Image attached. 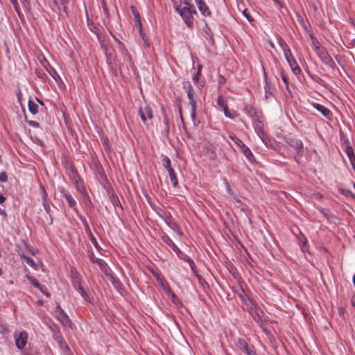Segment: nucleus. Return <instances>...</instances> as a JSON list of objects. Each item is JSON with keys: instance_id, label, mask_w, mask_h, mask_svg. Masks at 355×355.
Masks as SVG:
<instances>
[{"instance_id": "nucleus-30", "label": "nucleus", "mask_w": 355, "mask_h": 355, "mask_svg": "<svg viewBox=\"0 0 355 355\" xmlns=\"http://www.w3.org/2000/svg\"><path fill=\"white\" fill-rule=\"evenodd\" d=\"M315 52L320 59L328 53L327 49L324 46H318L317 49H315Z\"/></svg>"}, {"instance_id": "nucleus-41", "label": "nucleus", "mask_w": 355, "mask_h": 355, "mask_svg": "<svg viewBox=\"0 0 355 355\" xmlns=\"http://www.w3.org/2000/svg\"><path fill=\"white\" fill-rule=\"evenodd\" d=\"M164 123L166 126L165 130L168 133L169 132V121H168V119L166 114V112H164Z\"/></svg>"}, {"instance_id": "nucleus-33", "label": "nucleus", "mask_w": 355, "mask_h": 355, "mask_svg": "<svg viewBox=\"0 0 355 355\" xmlns=\"http://www.w3.org/2000/svg\"><path fill=\"white\" fill-rule=\"evenodd\" d=\"M230 138L235 144H236L238 145L239 147H240L241 149L242 148V147H244L245 144L240 139H239L236 136H235V135L230 136Z\"/></svg>"}, {"instance_id": "nucleus-8", "label": "nucleus", "mask_w": 355, "mask_h": 355, "mask_svg": "<svg viewBox=\"0 0 355 355\" xmlns=\"http://www.w3.org/2000/svg\"><path fill=\"white\" fill-rule=\"evenodd\" d=\"M28 339V334L26 331H21L15 340L16 347L22 349L26 345Z\"/></svg>"}, {"instance_id": "nucleus-55", "label": "nucleus", "mask_w": 355, "mask_h": 355, "mask_svg": "<svg viewBox=\"0 0 355 355\" xmlns=\"http://www.w3.org/2000/svg\"><path fill=\"white\" fill-rule=\"evenodd\" d=\"M135 23H136V26H137L139 32H142L144 30H143L141 20L139 21H137Z\"/></svg>"}, {"instance_id": "nucleus-4", "label": "nucleus", "mask_w": 355, "mask_h": 355, "mask_svg": "<svg viewBox=\"0 0 355 355\" xmlns=\"http://www.w3.org/2000/svg\"><path fill=\"white\" fill-rule=\"evenodd\" d=\"M162 166L168 171L170 180L174 187H176L178 184V180L176 174L171 166V162L169 157L165 156L162 159Z\"/></svg>"}, {"instance_id": "nucleus-26", "label": "nucleus", "mask_w": 355, "mask_h": 355, "mask_svg": "<svg viewBox=\"0 0 355 355\" xmlns=\"http://www.w3.org/2000/svg\"><path fill=\"white\" fill-rule=\"evenodd\" d=\"M245 110L248 116L250 117H254L257 116V112L255 108L251 105H247L245 106Z\"/></svg>"}, {"instance_id": "nucleus-46", "label": "nucleus", "mask_w": 355, "mask_h": 355, "mask_svg": "<svg viewBox=\"0 0 355 355\" xmlns=\"http://www.w3.org/2000/svg\"><path fill=\"white\" fill-rule=\"evenodd\" d=\"M8 180L7 173L6 172H1L0 173V181L2 182H6Z\"/></svg>"}, {"instance_id": "nucleus-3", "label": "nucleus", "mask_w": 355, "mask_h": 355, "mask_svg": "<svg viewBox=\"0 0 355 355\" xmlns=\"http://www.w3.org/2000/svg\"><path fill=\"white\" fill-rule=\"evenodd\" d=\"M193 14L197 15V12L193 5H189V7H184L180 13V16L189 28L193 25Z\"/></svg>"}, {"instance_id": "nucleus-56", "label": "nucleus", "mask_w": 355, "mask_h": 355, "mask_svg": "<svg viewBox=\"0 0 355 355\" xmlns=\"http://www.w3.org/2000/svg\"><path fill=\"white\" fill-rule=\"evenodd\" d=\"M283 51H284V56H285V57H286V56H287V55H292V54H291V50H290V49H289V46H288V47H286V49H284L283 50Z\"/></svg>"}, {"instance_id": "nucleus-12", "label": "nucleus", "mask_w": 355, "mask_h": 355, "mask_svg": "<svg viewBox=\"0 0 355 355\" xmlns=\"http://www.w3.org/2000/svg\"><path fill=\"white\" fill-rule=\"evenodd\" d=\"M345 151L350 161L353 169L355 171V155L353 148L350 145H347L345 147Z\"/></svg>"}, {"instance_id": "nucleus-23", "label": "nucleus", "mask_w": 355, "mask_h": 355, "mask_svg": "<svg viewBox=\"0 0 355 355\" xmlns=\"http://www.w3.org/2000/svg\"><path fill=\"white\" fill-rule=\"evenodd\" d=\"M28 107L29 112L33 114H36L38 112V105L32 100L28 101Z\"/></svg>"}, {"instance_id": "nucleus-51", "label": "nucleus", "mask_w": 355, "mask_h": 355, "mask_svg": "<svg viewBox=\"0 0 355 355\" xmlns=\"http://www.w3.org/2000/svg\"><path fill=\"white\" fill-rule=\"evenodd\" d=\"M13 6H14V8L15 10V11L17 12V14L19 15V16H20V9H19V3L17 2V0L15 1V3H12Z\"/></svg>"}, {"instance_id": "nucleus-20", "label": "nucleus", "mask_w": 355, "mask_h": 355, "mask_svg": "<svg viewBox=\"0 0 355 355\" xmlns=\"http://www.w3.org/2000/svg\"><path fill=\"white\" fill-rule=\"evenodd\" d=\"M53 1L59 11L67 12L66 0H53Z\"/></svg>"}, {"instance_id": "nucleus-34", "label": "nucleus", "mask_w": 355, "mask_h": 355, "mask_svg": "<svg viewBox=\"0 0 355 355\" xmlns=\"http://www.w3.org/2000/svg\"><path fill=\"white\" fill-rule=\"evenodd\" d=\"M168 295L171 297V301L173 304L176 305L182 304L178 297L175 295V294L172 291V293L168 294Z\"/></svg>"}, {"instance_id": "nucleus-19", "label": "nucleus", "mask_w": 355, "mask_h": 355, "mask_svg": "<svg viewBox=\"0 0 355 355\" xmlns=\"http://www.w3.org/2000/svg\"><path fill=\"white\" fill-rule=\"evenodd\" d=\"M288 64L291 67L294 74L297 75L301 73V69L294 58L290 62H288Z\"/></svg>"}, {"instance_id": "nucleus-53", "label": "nucleus", "mask_w": 355, "mask_h": 355, "mask_svg": "<svg viewBox=\"0 0 355 355\" xmlns=\"http://www.w3.org/2000/svg\"><path fill=\"white\" fill-rule=\"evenodd\" d=\"M194 275L197 277V279H198V281L200 284H203L204 282H205L203 277L200 275L198 274V271L196 272V273H194Z\"/></svg>"}, {"instance_id": "nucleus-28", "label": "nucleus", "mask_w": 355, "mask_h": 355, "mask_svg": "<svg viewBox=\"0 0 355 355\" xmlns=\"http://www.w3.org/2000/svg\"><path fill=\"white\" fill-rule=\"evenodd\" d=\"M24 260L26 261V263L31 267H32L34 269H37V265L35 263V261L31 257H29L28 256H26L24 254L21 255Z\"/></svg>"}, {"instance_id": "nucleus-21", "label": "nucleus", "mask_w": 355, "mask_h": 355, "mask_svg": "<svg viewBox=\"0 0 355 355\" xmlns=\"http://www.w3.org/2000/svg\"><path fill=\"white\" fill-rule=\"evenodd\" d=\"M96 169L101 182H102V179L107 180V177L104 173L102 166L100 164L96 163Z\"/></svg>"}, {"instance_id": "nucleus-63", "label": "nucleus", "mask_w": 355, "mask_h": 355, "mask_svg": "<svg viewBox=\"0 0 355 355\" xmlns=\"http://www.w3.org/2000/svg\"><path fill=\"white\" fill-rule=\"evenodd\" d=\"M21 97H22L21 92V90H19V92L17 93V99L19 102H21Z\"/></svg>"}, {"instance_id": "nucleus-24", "label": "nucleus", "mask_w": 355, "mask_h": 355, "mask_svg": "<svg viewBox=\"0 0 355 355\" xmlns=\"http://www.w3.org/2000/svg\"><path fill=\"white\" fill-rule=\"evenodd\" d=\"M26 277L28 279L29 282L35 288L38 289L44 288V286H41L36 278L33 276L26 275Z\"/></svg>"}, {"instance_id": "nucleus-1", "label": "nucleus", "mask_w": 355, "mask_h": 355, "mask_svg": "<svg viewBox=\"0 0 355 355\" xmlns=\"http://www.w3.org/2000/svg\"><path fill=\"white\" fill-rule=\"evenodd\" d=\"M71 282L74 289L80 294L85 301L92 302L93 297L85 292L80 275L73 267L71 268Z\"/></svg>"}, {"instance_id": "nucleus-38", "label": "nucleus", "mask_w": 355, "mask_h": 355, "mask_svg": "<svg viewBox=\"0 0 355 355\" xmlns=\"http://www.w3.org/2000/svg\"><path fill=\"white\" fill-rule=\"evenodd\" d=\"M163 218H164L165 221H166V223L168 225V226H171L170 225V223H169V220H171L172 218V216L171 215L170 213L168 212H164V214L162 216H161Z\"/></svg>"}, {"instance_id": "nucleus-10", "label": "nucleus", "mask_w": 355, "mask_h": 355, "mask_svg": "<svg viewBox=\"0 0 355 355\" xmlns=\"http://www.w3.org/2000/svg\"><path fill=\"white\" fill-rule=\"evenodd\" d=\"M195 2L202 15L209 16L211 15V12L204 0H195Z\"/></svg>"}, {"instance_id": "nucleus-27", "label": "nucleus", "mask_w": 355, "mask_h": 355, "mask_svg": "<svg viewBox=\"0 0 355 355\" xmlns=\"http://www.w3.org/2000/svg\"><path fill=\"white\" fill-rule=\"evenodd\" d=\"M130 9L134 15L135 22L141 21V16L137 8L135 6H131Z\"/></svg>"}, {"instance_id": "nucleus-5", "label": "nucleus", "mask_w": 355, "mask_h": 355, "mask_svg": "<svg viewBox=\"0 0 355 355\" xmlns=\"http://www.w3.org/2000/svg\"><path fill=\"white\" fill-rule=\"evenodd\" d=\"M291 148H293L298 155L302 156L304 153V146L301 140L295 138H288L286 141Z\"/></svg>"}, {"instance_id": "nucleus-48", "label": "nucleus", "mask_w": 355, "mask_h": 355, "mask_svg": "<svg viewBox=\"0 0 355 355\" xmlns=\"http://www.w3.org/2000/svg\"><path fill=\"white\" fill-rule=\"evenodd\" d=\"M279 44L282 47V50L288 46V44L285 42V41L281 37L279 38Z\"/></svg>"}, {"instance_id": "nucleus-42", "label": "nucleus", "mask_w": 355, "mask_h": 355, "mask_svg": "<svg viewBox=\"0 0 355 355\" xmlns=\"http://www.w3.org/2000/svg\"><path fill=\"white\" fill-rule=\"evenodd\" d=\"M243 15L246 17V19H248V21L249 22H252L254 21V19L252 18V17L250 15V13L247 11V9H245L243 11Z\"/></svg>"}, {"instance_id": "nucleus-17", "label": "nucleus", "mask_w": 355, "mask_h": 355, "mask_svg": "<svg viewBox=\"0 0 355 355\" xmlns=\"http://www.w3.org/2000/svg\"><path fill=\"white\" fill-rule=\"evenodd\" d=\"M113 286L116 288V290L121 294H123V288L122 287V284L119 281V279L114 277V276H111L110 279Z\"/></svg>"}, {"instance_id": "nucleus-59", "label": "nucleus", "mask_w": 355, "mask_h": 355, "mask_svg": "<svg viewBox=\"0 0 355 355\" xmlns=\"http://www.w3.org/2000/svg\"><path fill=\"white\" fill-rule=\"evenodd\" d=\"M191 106H196V102L194 97L189 98Z\"/></svg>"}, {"instance_id": "nucleus-49", "label": "nucleus", "mask_w": 355, "mask_h": 355, "mask_svg": "<svg viewBox=\"0 0 355 355\" xmlns=\"http://www.w3.org/2000/svg\"><path fill=\"white\" fill-rule=\"evenodd\" d=\"M200 76H201V73L200 71H197L193 76V80L195 82V83H198L199 82V80H200Z\"/></svg>"}, {"instance_id": "nucleus-11", "label": "nucleus", "mask_w": 355, "mask_h": 355, "mask_svg": "<svg viewBox=\"0 0 355 355\" xmlns=\"http://www.w3.org/2000/svg\"><path fill=\"white\" fill-rule=\"evenodd\" d=\"M265 98L266 100L270 99V98L275 97V89L267 81V78L265 76Z\"/></svg>"}, {"instance_id": "nucleus-47", "label": "nucleus", "mask_w": 355, "mask_h": 355, "mask_svg": "<svg viewBox=\"0 0 355 355\" xmlns=\"http://www.w3.org/2000/svg\"><path fill=\"white\" fill-rule=\"evenodd\" d=\"M247 355H258L256 351L254 349V347H250L245 352Z\"/></svg>"}, {"instance_id": "nucleus-9", "label": "nucleus", "mask_w": 355, "mask_h": 355, "mask_svg": "<svg viewBox=\"0 0 355 355\" xmlns=\"http://www.w3.org/2000/svg\"><path fill=\"white\" fill-rule=\"evenodd\" d=\"M94 261L98 265L99 268L104 272V274L106 276L110 277V278L111 279V276H113L112 275V270L108 266L107 263L103 259H97L95 260Z\"/></svg>"}, {"instance_id": "nucleus-2", "label": "nucleus", "mask_w": 355, "mask_h": 355, "mask_svg": "<svg viewBox=\"0 0 355 355\" xmlns=\"http://www.w3.org/2000/svg\"><path fill=\"white\" fill-rule=\"evenodd\" d=\"M68 169L69 170V173H68V175L71 179L73 184L75 185L76 190L82 193H86L83 181L79 177L74 166L71 165V164H68Z\"/></svg>"}, {"instance_id": "nucleus-61", "label": "nucleus", "mask_w": 355, "mask_h": 355, "mask_svg": "<svg viewBox=\"0 0 355 355\" xmlns=\"http://www.w3.org/2000/svg\"><path fill=\"white\" fill-rule=\"evenodd\" d=\"M351 304L353 306L355 307V292L352 295V297L351 299Z\"/></svg>"}, {"instance_id": "nucleus-43", "label": "nucleus", "mask_w": 355, "mask_h": 355, "mask_svg": "<svg viewBox=\"0 0 355 355\" xmlns=\"http://www.w3.org/2000/svg\"><path fill=\"white\" fill-rule=\"evenodd\" d=\"M76 200L70 195L68 194V205L70 207H73L76 205Z\"/></svg>"}, {"instance_id": "nucleus-7", "label": "nucleus", "mask_w": 355, "mask_h": 355, "mask_svg": "<svg viewBox=\"0 0 355 355\" xmlns=\"http://www.w3.org/2000/svg\"><path fill=\"white\" fill-rule=\"evenodd\" d=\"M312 105L318 111H319L322 114V116L325 117L327 119H331L332 113L327 107L318 103H312Z\"/></svg>"}, {"instance_id": "nucleus-29", "label": "nucleus", "mask_w": 355, "mask_h": 355, "mask_svg": "<svg viewBox=\"0 0 355 355\" xmlns=\"http://www.w3.org/2000/svg\"><path fill=\"white\" fill-rule=\"evenodd\" d=\"M42 202H43L44 208L45 209V210L47 212H49V211L50 209V205H49V202H47L46 193L44 189H42Z\"/></svg>"}, {"instance_id": "nucleus-39", "label": "nucleus", "mask_w": 355, "mask_h": 355, "mask_svg": "<svg viewBox=\"0 0 355 355\" xmlns=\"http://www.w3.org/2000/svg\"><path fill=\"white\" fill-rule=\"evenodd\" d=\"M281 78H282V80L284 82V83L286 85V90L288 92H291L289 87H288V80L286 76L284 73H281Z\"/></svg>"}, {"instance_id": "nucleus-50", "label": "nucleus", "mask_w": 355, "mask_h": 355, "mask_svg": "<svg viewBox=\"0 0 355 355\" xmlns=\"http://www.w3.org/2000/svg\"><path fill=\"white\" fill-rule=\"evenodd\" d=\"M112 202H113L114 205H117L119 204V205H121V204H120V201H119V198H118V196H117L116 194L112 193Z\"/></svg>"}, {"instance_id": "nucleus-16", "label": "nucleus", "mask_w": 355, "mask_h": 355, "mask_svg": "<svg viewBox=\"0 0 355 355\" xmlns=\"http://www.w3.org/2000/svg\"><path fill=\"white\" fill-rule=\"evenodd\" d=\"M241 150H242L243 155L250 162H255V158H254L252 151L247 146L244 145V147H242Z\"/></svg>"}, {"instance_id": "nucleus-62", "label": "nucleus", "mask_w": 355, "mask_h": 355, "mask_svg": "<svg viewBox=\"0 0 355 355\" xmlns=\"http://www.w3.org/2000/svg\"><path fill=\"white\" fill-rule=\"evenodd\" d=\"M103 146H104V148L106 150H110V147H109V145H108V141L106 140L103 142Z\"/></svg>"}, {"instance_id": "nucleus-44", "label": "nucleus", "mask_w": 355, "mask_h": 355, "mask_svg": "<svg viewBox=\"0 0 355 355\" xmlns=\"http://www.w3.org/2000/svg\"><path fill=\"white\" fill-rule=\"evenodd\" d=\"M139 34L142 38V40H144V42H145V44L147 45V46H149V42H148V38H147V35L144 32V31L142 32H139Z\"/></svg>"}, {"instance_id": "nucleus-57", "label": "nucleus", "mask_w": 355, "mask_h": 355, "mask_svg": "<svg viewBox=\"0 0 355 355\" xmlns=\"http://www.w3.org/2000/svg\"><path fill=\"white\" fill-rule=\"evenodd\" d=\"M354 46H355V38L349 42H348L347 45H346V46L347 48H351Z\"/></svg>"}, {"instance_id": "nucleus-25", "label": "nucleus", "mask_w": 355, "mask_h": 355, "mask_svg": "<svg viewBox=\"0 0 355 355\" xmlns=\"http://www.w3.org/2000/svg\"><path fill=\"white\" fill-rule=\"evenodd\" d=\"M338 192L340 194L346 196L347 198H350L355 200V194L353 193L350 190L347 189L340 188V189H338Z\"/></svg>"}, {"instance_id": "nucleus-6", "label": "nucleus", "mask_w": 355, "mask_h": 355, "mask_svg": "<svg viewBox=\"0 0 355 355\" xmlns=\"http://www.w3.org/2000/svg\"><path fill=\"white\" fill-rule=\"evenodd\" d=\"M217 104L220 107L222 108V110H223L224 114L227 118L234 119V118L238 116L239 114L236 112L232 113L229 110L228 106L222 96H219L218 97Z\"/></svg>"}, {"instance_id": "nucleus-18", "label": "nucleus", "mask_w": 355, "mask_h": 355, "mask_svg": "<svg viewBox=\"0 0 355 355\" xmlns=\"http://www.w3.org/2000/svg\"><path fill=\"white\" fill-rule=\"evenodd\" d=\"M321 61L327 67L334 68L335 66V62L329 54H326L324 56L320 58Z\"/></svg>"}, {"instance_id": "nucleus-36", "label": "nucleus", "mask_w": 355, "mask_h": 355, "mask_svg": "<svg viewBox=\"0 0 355 355\" xmlns=\"http://www.w3.org/2000/svg\"><path fill=\"white\" fill-rule=\"evenodd\" d=\"M312 79L317 83L320 84V85L324 87H327V83L321 78L318 76H313Z\"/></svg>"}, {"instance_id": "nucleus-14", "label": "nucleus", "mask_w": 355, "mask_h": 355, "mask_svg": "<svg viewBox=\"0 0 355 355\" xmlns=\"http://www.w3.org/2000/svg\"><path fill=\"white\" fill-rule=\"evenodd\" d=\"M236 346L243 353L250 348L248 343L243 338H239L236 341Z\"/></svg>"}, {"instance_id": "nucleus-35", "label": "nucleus", "mask_w": 355, "mask_h": 355, "mask_svg": "<svg viewBox=\"0 0 355 355\" xmlns=\"http://www.w3.org/2000/svg\"><path fill=\"white\" fill-rule=\"evenodd\" d=\"M310 38H311V42H312V45L314 47V50L317 49L318 46H322L320 45L319 41L318 40V39L316 37H315L312 34L310 35Z\"/></svg>"}, {"instance_id": "nucleus-60", "label": "nucleus", "mask_w": 355, "mask_h": 355, "mask_svg": "<svg viewBox=\"0 0 355 355\" xmlns=\"http://www.w3.org/2000/svg\"><path fill=\"white\" fill-rule=\"evenodd\" d=\"M138 112H139V116H142V115L145 114L144 107H142L141 106H140L139 107Z\"/></svg>"}, {"instance_id": "nucleus-58", "label": "nucleus", "mask_w": 355, "mask_h": 355, "mask_svg": "<svg viewBox=\"0 0 355 355\" xmlns=\"http://www.w3.org/2000/svg\"><path fill=\"white\" fill-rule=\"evenodd\" d=\"M28 124L33 127H35V128L39 127V123L35 121H28Z\"/></svg>"}, {"instance_id": "nucleus-37", "label": "nucleus", "mask_w": 355, "mask_h": 355, "mask_svg": "<svg viewBox=\"0 0 355 355\" xmlns=\"http://www.w3.org/2000/svg\"><path fill=\"white\" fill-rule=\"evenodd\" d=\"M226 82V79L222 75H218V87L220 88Z\"/></svg>"}, {"instance_id": "nucleus-64", "label": "nucleus", "mask_w": 355, "mask_h": 355, "mask_svg": "<svg viewBox=\"0 0 355 355\" xmlns=\"http://www.w3.org/2000/svg\"><path fill=\"white\" fill-rule=\"evenodd\" d=\"M6 200V198L3 196V195L0 193V204L4 202Z\"/></svg>"}, {"instance_id": "nucleus-54", "label": "nucleus", "mask_w": 355, "mask_h": 355, "mask_svg": "<svg viewBox=\"0 0 355 355\" xmlns=\"http://www.w3.org/2000/svg\"><path fill=\"white\" fill-rule=\"evenodd\" d=\"M196 106H191V117L193 120L196 118Z\"/></svg>"}, {"instance_id": "nucleus-32", "label": "nucleus", "mask_w": 355, "mask_h": 355, "mask_svg": "<svg viewBox=\"0 0 355 355\" xmlns=\"http://www.w3.org/2000/svg\"><path fill=\"white\" fill-rule=\"evenodd\" d=\"M144 110L146 116L149 119H152L153 118V114L151 107L148 105H146L144 107Z\"/></svg>"}, {"instance_id": "nucleus-13", "label": "nucleus", "mask_w": 355, "mask_h": 355, "mask_svg": "<svg viewBox=\"0 0 355 355\" xmlns=\"http://www.w3.org/2000/svg\"><path fill=\"white\" fill-rule=\"evenodd\" d=\"M162 239L168 246L171 248L175 252L179 249L167 234H164L162 236Z\"/></svg>"}, {"instance_id": "nucleus-52", "label": "nucleus", "mask_w": 355, "mask_h": 355, "mask_svg": "<svg viewBox=\"0 0 355 355\" xmlns=\"http://www.w3.org/2000/svg\"><path fill=\"white\" fill-rule=\"evenodd\" d=\"M53 73L51 71H49V73L53 76V78L55 79V80L57 82H58V80L62 81L60 76L57 74V73L54 70H53Z\"/></svg>"}, {"instance_id": "nucleus-40", "label": "nucleus", "mask_w": 355, "mask_h": 355, "mask_svg": "<svg viewBox=\"0 0 355 355\" xmlns=\"http://www.w3.org/2000/svg\"><path fill=\"white\" fill-rule=\"evenodd\" d=\"M318 210L322 214L324 215V216L326 218H329L330 217L329 213V209H327L325 208H323V207H319L318 208Z\"/></svg>"}, {"instance_id": "nucleus-31", "label": "nucleus", "mask_w": 355, "mask_h": 355, "mask_svg": "<svg viewBox=\"0 0 355 355\" xmlns=\"http://www.w3.org/2000/svg\"><path fill=\"white\" fill-rule=\"evenodd\" d=\"M175 253L177 254L180 259L184 260V261H187V263L191 260V259L189 256L182 252L180 249H178V251L175 252Z\"/></svg>"}, {"instance_id": "nucleus-45", "label": "nucleus", "mask_w": 355, "mask_h": 355, "mask_svg": "<svg viewBox=\"0 0 355 355\" xmlns=\"http://www.w3.org/2000/svg\"><path fill=\"white\" fill-rule=\"evenodd\" d=\"M188 263L189 264L190 267H191V269L192 270V272L194 273H196L197 272V268H196V264L195 263L193 262V261L191 259V261H189L188 262Z\"/></svg>"}, {"instance_id": "nucleus-15", "label": "nucleus", "mask_w": 355, "mask_h": 355, "mask_svg": "<svg viewBox=\"0 0 355 355\" xmlns=\"http://www.w3.org/2000/svg\"><path fill=\"white\" fill-rule=\"evenodd\" d=\"M183 88L187 91L188 98L194 97V91L189 81L183 82Z\"/></svg>"}, {"instance_id": "nucleus-22", "label": "nucleus", "mask_w": 355, "mask_h": 355, "mask_svg": "<svg viewBox=\"0 0 355 355\" xmlns=\"http://www.w3.org/2000/svg\"><path fill=\"white\" fill-rule=\"evenodd\" d=\"M157 281L167 295L172 293V290L170 288L168 284L166 283L163 279L158 277Z\"/></svg>"}]
</instances>
